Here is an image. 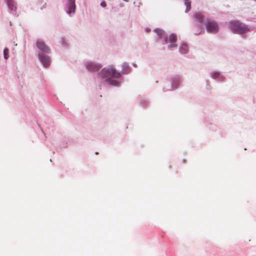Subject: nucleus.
<instances>
[{
	"label": "nucleus",
	"mask_w": 256,
	"mask_h": 256,
	"mask_svg": "<svg viewBox=\"0 0 256 256\" xmlns=\"http://www.w3.org/2000/svg\"><path fill=\"white\" fill-rule=\"evenodd\" d=\"M188 46L185 44H182L180 48V52L182 54H186L188 52Z\"/></svg>",
	"instance_id": "11"
},
{
	"label": "nucleus",
	"mask_w": 256,
	"mask_h": 256,
	"mask_svg": "<svg viewBox=\"0 0 256 256\" xmlns=\"http://www.w3.org/2000/svg\"><path fill=\"white\" fill-rule=\"evenodd\" d=\"M156 31L158 34L160 36H162L164 33V32L163 30L158 29L156 30Z\"/></svg>",
	"instance_id": "14"
},
{
	"label": "nucleus",
	"mask_w": 256,
	"mask_h": 256,
	"mask_svg": "<svg viewBox=\"0 0 256 256\" xmlns=\"http://www.w3.org/2000/svg\"><path fill=\"white\" fill-rule=\"evenodd\" d=\"M193 18L194 21L199 22L202 24L203 22L204 16L201 12H197L194 14Z\"/></svg>",
	"instance_id": "9"
},
{
	"label": "nucleus",
	"mask_w": 256,
	"mask_h": 256,
	"mask_svg": "<svg viewBox=\"0 0 256 256\" xmlns=\"http://www.w3.org/2000/svg\"><path fill=\"white\" fill-rule=\"evenodd\" d=\"M205 25L206 30L208 32L215 34L218 30V24L213 20H207L206 22Z\"/></svg>",
	"instance_id": "3"
},
{
	"label": "nucleus",
	"mask_w": 256,
	"mask_h": 256,
	"mask_svg": "<svg viewBox=\"0 0 256 256\" xmlns=\"http://www.w3.org/2000/svg\"><path fill=\"white\" fill-rule=\"evenodd\" d=\"M86 68L89 70L96 71L101 68V66L93 62H88L86 64Z\"/></svg>",
	"instance_id": "6"
},
{
	"label": "nucleus",
	"mask_w": 256,
	"mask_h": 256,
	"mask_svg": "<svg viewBox=\"0 0 256 256\" xmlns=\"http://www.w3.org/2000/svg\"><path fill=\"white\" fill-rule=\"evenodd\" d=\"M38 56L40 62L44 67L47 68L50 65V60L49 56L42 54H40Z\"/></svg>",
	"instance_id": "4"
},
{
	"label": "nucleus",
	"mask_w": 256,
	"mask_h": 256,
	"mask_svg": "<svg viewBox=\"0 0 256 256\" xmlns=\"http://www.w3.org/2000/svg\"><path fill=\"white\" fill-rule=\"evenodd\" d=\"M177 40V37L174 34H172L169 37V42H171L172 44L170 45H168L169 48H172L173 47H177V44H174V42H176Z\"/></svg>",
	"instance_id": "7"
},
{
	"label": "nucleus",
	"mask_w": 256,
	"mask_h": 256,
	"mask_svg": "<svg viewBox=\"0 0 256 256\" xmlns=\"http://www.w3.org/2000/svg\"><path fill=\"white\" fill-rule=\"evenodd\" d=\"M7 4L9 7V8L12 11H15L16 10V6L15 2L13 1V0H6Z\"/></svg>",
	"instance_id": "10"
},
{
	"label": "nucleus",
	"mask_w": 256,
	"mask_h": 256,
	"mask_svg": "<svg viewBox=\"0 0 256 256\" xmlns=\"http://www.w3.org/2000/svg\"><path fill=\"white\" fill-rule=\"evenodd\" d=\"M8 49L7 48H6L4 49V58L5 59L7 60L8 58Z\"/></svg>",
	"instance_id": "13"
},
{
	"label": "nucleus",
	"mask_w": 256,
	"mask_h": 256,
	"mask_svg": "<svg viewBox=\"0 0 256 256\" xmlns=\"http://www.w3.org/2000/svg\"><path fill=\"white\" fill-rule=\"evenodd\" d=\"M99 74L109 84L113 86H116L118 84V79L120 76V73L112 67L102 68Z\"/></svg>",
	"instance_id": "1"
},
{
	"label": "nucleus",
	"mask_w": 256,
	"mask_h": 256,
	"mask_svg": "<svg viewBox=\"0 0 256 256\" xmlns=\"http://www.w3.org/2000/svg\"><path fill=\"white\" fill-rule=\"evenodd\" d=\"M184 4L186 6V12H188L191 8V2L190 0H185Z\"/></svg>",
	"instance_id": "12"
},
{
	"label": "nucleus",
	"mask_w": 256,
	"mask_h": 256,
	"mask_svg": "<svg viewBox=\"0 0 256 256\" xmlns=\"http://www.w3.org/2000/svg\"><path fill=\"white\" fill-rule=\"evenodd\" d=\"M37 48L40 50L48 53L50 52V48L44 44V42L41 40H38L36 43Z\"/></svg>",
	"instance_id": "5"
},
{
	"label": "nucleus",
	"mask_w": 256,
	"mask_h": 256,
	"mask_svg": "<svg viewBox=\"0 0 256 256\" xmlns=\"http://www.w3.org/2000/svg\"><path fill=\"white\" fill-rule=\"evenodd\" d=\"M68 7V14H70L72 12L74 13L76 9L75 0H69Z\"/></svg>",
	"instance_id": "8"
},
{
	"label": "nucleus",
	"mask_w": 256,
	"mask_h": 256,
	"mask_svg": "<svg viewBox=\"0 0 256 256\" xmlns=\"http://www.w3.org/2000/svg\"><path fill=\"white\" fill-rule=\"evenodd\" d=\"M230 28L233 32L238 34H242L248 31V28L244 24L238 21H233L230 24Z\"/></svg>",
	"instance_id": "2"
},
{
	"label": "nucleus",
	"mask_w": 256,
	"mask_h": 256,
	"mask_svg": "<svg viewBox=\"0 0 256 256\" xmlns=\"http://www.w3.org/2000/svg\"><path fill=\"white\" fill-rule=\"evenodd\" d=\"M106 3L104 1H103L102 2H101L100 3V6L104 8L106 7Z\"/></svg>",
	"instance_id": "15"
}]
</instances>
